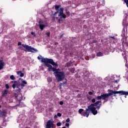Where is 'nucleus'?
<instances>
[{
    "instance_id": "obj_1",
    "label": "nucleus",
    "mask_w": 128,
    "mask_h": 128,
    "mask_svg": "<svg viewBox=\"0 0 128 128\" xmlns=\"http://www.w3.org/2000/svg\"><path fill=\"white\" fill-rule=\"evenodd\" d=\"M100 106H102V101H97L96 103L92 104L88 106V108H86V112H84V109L80 108L78 110V112L81 116L88 118L90 112L94 116L98 114V110H96V109L100 110Z\"/></svg>"
},
{
    "instance_id": "obj_2",
    "label": "nucleus",
    "mask_w": 128,
    "mask_h": 128,
    "mask_svg": "<svg viewBox=\"0 0 128 128\" xmlns=\"http://www.w3.org/2000/svg\"><path fill=\"white\" fill-rule=\"evenodd\" d=\"M48 72H53L58 82H62L64 78L66 76V74L64 72H60V68H56V67H52V66L48 65Z\"/></svg>"
},
{
    "instance_id": "obj_3",
    "label": "nucleus",
    "mask_w": 128,
    "mask_h": 128,
    "mask_svg": "<svg viewBox=\"0 0 128 128\" xmlns=\"http://www.w3.org/2000/svg\"><path fill=\"white\" fill-rule=\"evenodd\" d=\"M41 62H44L46 66H47L48 70L49 67L48 66H54V68H56L58 66V62H54V60L52 58H42ZM52 64V65H50Z\"/></svg>"
},
{
    "instance_id": "obj_4",
    "label": "nucleus",
    "mask_w": 128,
    "mask_h": 128,
    "mask_svg": "<svg viewBox=\"0 0 128 128\" xmlns=\"http://www.w3.org/2000/svg\"><path fill=\"white\" fill-rule=\"evenodd\" d=\"M22 46H23V48H26V52H38V50L34 49V48L30 46H28V45H24L22 44Z\"/></svg>"
},
{
    "instance_id": "obj_5",
    "label": "nucleus",
    "mask_w": 128,
    "mask_h": 128,
    "mask_svg": "<svg viewBox=\"0 0 128 128\" xmlns=\"http://www.w3.org/2000/svg\"><path fill=\"white\" fill-rule=\"evenodd\" d=\"M58 16L60 17V19L58 20L59 22L62 20V18H66V16L64 13V8H60L59 10V14Z\"/></svg>"
},
{
    "instance_id": "obj_6",
    "label": "nucleus",
    "mask_w": 128,
    "mask_h": 128,
    "mask_svg": "<svg viewBox=\"0 0 128 128\" xmlns=\"http://www.w3.org/2000/svg\"><path fill=\"white\" fill-rule=\"evenodd\" d=\"M109 96H116V94H118L119 96H122V90L120 91H114V90H109Z\"/></svg>"
},
{
    "instance_id": "obj_7",
    "label": "nucleus",
    "mask_w": 128,
    "mask_h": 128,
    "mask_svg": "<svg viewBox=\"0 0 128 128\" xmlns=\"http://www.w3.org/2000/svg\"><path fill=\"white\" fill-rule=\"evenodd\" d=\"M48 24L46 22H44V21L40 20L38 22L39 28L41 30H44V28H46Z\"/></svg>"
},
{
    "instance_id": "obj_8",
    "label": "nucleus",
    "mask_w": 128,
    "mask_h": 128,
    "mask_svg": "<svg viewBox=\"0 0 128 128\" xmlns=\"http://www.w3.org/2000/svg\"><path fill=\"white\" fill-rule=\"evenodd\" d=\"M104 10H98L96 13L95 16L97 18H102V16H104Z\"/></svg>"
},
{
    "instance_id": "obj_9",
    "label": "nucleus",
    "mask_w": 128,
    "mask_h": 128,
    "mask_svg": "<svg viewBox=\"0 0 128 128\" xmlns=\"http://www.w3.org/2000/svg\"><path fill=\"white\" fill-rule=\"evenodd\" d=\"M108 96H110L108 94H102V100H104V102H108Z\"/></svg>"
},
{
    "instance_id": "obj_10",
    "label": "nucleus",
    "mask_w": 128,
    "mask_h": 128,
    "mask_svg": "<svg viewBox=\"0 0 128 128\" xmlns=\"http://www.w3.org/2000/svg\"><path fill=\"white\" fill-rule=\"evenodd\" d=\"M54 126V120H48L47 122L46 128H50Z\"/></svg>"
},
{
    "instance_id": "obj_11",
    "label": "nucleus",
    "mask_w": 128,
    "mask_h": 128,
    "mask_svg": "<svg viewBox=\"0 0 128 128\" xmlns=\"http://www.w3.org/2000/svg\"><path fill=\"white\" fill-rule=\"evenodd\" d=\"M118 78V76L116 75H114L112 76L111 80H112V82H116V84H118V82H120V79H116Z\"/></svg>"
},
{
    "instance_id": "obj_12",
    "label": "nucleus",
    "mask_w": 128,
    "mask_h": 128,
    "mask_svg": "<svg viewBox=\"0 0 128 128\" xmlns=\"http://www.w3.org/2000/svg\"><path fill=\"white\" fill-rule=\"evenodd\" d=\"M6 110H3L2 111L0 110V116H6Z\"/></svg>"
},
{
    "instance_id": "obj_13",
    "label": "nucleus",
    "mask_w": 128,
    "mask_h": 128,
    "mask_svg": "<svg viewBox=\"0 0 128 128\" xmlns=\"http://www.w3.org/2000/svg\"><path fill=\"white\" fill-rule=\"evenodd\" d=\"M4 66H6V64H4V60H0V70H2L4 68Z\"/></svg>"
},
{
    "instance_id": "obj_14",
    "label": "nucleus",
    "mask_w": 128,
    "mask_h": 128,
    "mask_svg": "<svg viewBox=\"0 0 128 128\" xmlns=\"http://www.w3.org/2000/svg\"><path fill=\"white\" fill-rule=\"evenodd\" d=\"M122 44L123 46H128V40H126V38H123L122 40Z\"/></svg>"
},
{
    "instance_id": "obj_15",
    "label": "nucleus",
    "mask_w": 128,
    "mask_h": 128,
    "mask_svg": "<svg viewBox=\"0 0 128 128\" xmlns=\"http://www.w3.org/2000/svg\"><path fill=\"white\" fill-rule=\"evenodd\" d=\"M17 74H18V76H20V78H22V76H24V73L22 72V71L17 72Z\"/></svg>"
},
{
    "instance_id": "obj_16",
    "label": "nucleus",
    "mask_w": 128,
    "mask_h": 128,
    "mask_svg": "<svg viewBox=\"0 0 128 128\" xmlns=\"http://www.w3.org/2000/svg\"><path fill=\"white\" fill-rule=\"evenodd\" d=\"M121 96H128V92L121 90Z\"/></svg>"
},
{
    "instance_id": "obj_17",
    "label": "nucleus",
    "mask_w": 128,
    "mask_h": 128,
    "mask_svg": "<svg viewBox=\"0 0 128 128\" xmlns=\"http://www.w3.org/2000/svg\"><path fill=\"white\" fill-rule=\"evenodd\" d=\"M122 56L125 60L126 62V52H123L122 53Z\"/></svg>"
},
{
    "instance_id": "obj_18",
    "label": "nucleus",
    "mask_w": 128,
    "mask_h": 128,
    "mask_svg": "<svg viewBox=\"0 0 128 128\" xmlns=\"http://www.w3.org/2000/svg\"><path fill=\"white\" fill-rule=\"evenodd\" d=\"M104 56V53L99 52L96 54V56Z\"/></svg>"
},
{
    "instance_id": "obj_19",
    "label": "nucleus",
    "mask_w": 128,
    "mask_h": 128,
    "mask_svg": "<svg viewBox=\"0 0 128 128\" xmlns=\"http://www.w3.org/2000/svg\"><path fill=\"white\" fill-rule=\"evenodd\" d=\"M8 94V90H4V92H2V96H6Z\"/></svg>"
},
{
    "instance_id": "obj_20",
    "label": "nucleus",
    "mask_w": 128,
    "mask_h": 128,
    "mask_svg": "<svg viewBox=\"0 0 128 128\" xmlns=\"http://www.w3.org/2000/svg\"><path fill=\"white\" fill-rule=\"evenodd\" d=\"M96 99L97 100H102V95L100 96H97L96 98Z\"/></svg>"
},
{
    "instance_id": "obj_21",
    "label": "nucleus",
    "mask_w": 128,
    "mask_h": 128,
    "mask_svg": "<svg viewBox=\"0 0 128 128\" xmlns=\"http://www.w3.org/2000/svg\"><path fill=\"white\" fill-rule=\"evenodd\" d=\"M10 80H16V78H14V75H11L10 76Z\"/></svg>"
},
{
    "instance_id": "obj_22",
    "label": "nucleus",
    "mask_w": 128,
    "mask_h": 128,
    "mask_svg": "<svg viewBox=\"0 0 128 128\" xmlns=\"http://www.w3.org/2000/svg\"><path fill=\"white\" fill-rule=\"evenodd\" d=\"M96 98H94L92 100V102L93 104H96Z\"/></svg>"
},
{
    "instance_id": "obj_23",
    "label": "nucleus",
    "mask_w": 128,
    "mask_h": 128,
    "mask_svg": "<svg viewBox=\"0 0 128 128\" xmlns=\"http://www.w3.org/2000/svg\"><path fill=\"white\" fill-rule=\"evenodd\" d=\"M58 8H60V6H58V5H56L55 6V9L56 10H58Z\"/></svg>"
},
{
    "instance_id": "obj_24",
    "label": "nucleus",
    "mask_w": 128,
    "mask_h": 128,
    "mask_svg": "<svg viewBox=\"0 0 128 128\" xmlns=\"http://www.w3.org/2000/svg\"><path fill=\"white\" fill-rule=\"evenodd\" d=\"M110 38H112V40H113V42H114V40H116V38H114V36H110Z\"/></svg>"
},
{
    "instance_id": "obj_25",
    "label": "nucleus",
    "mask_w": 128,
    "mask_h": 128,
    "mask_svg": "<svg viewBox=\"0 0 128 128\" xmlns=\"http://www.w3.org/2000/svg\"><path fill=\"white\" fill-rule=\"evenodd\" d=\"M124 2L126 3L127 8H128V0H124Z\"/></svg>"
},
{
    "instance_id": "obj_26",
    "label": "nucleus",
    "mask_w": 128,
    "mask_h": 128,
    "mask_svg": "<svg viewBox=\"0 0 128 128\" xmlns=\"http://www.w3.org/2000/svg\"><path fill=\"white\" fill-rule=\"evenodd\" d=\"M75 71H76V70H74V68H71V70H70L71 72H72V73L75 72Z\"/></svg>"
},
{
    "instance_id": "obj_27",
    "label": "nucleus",
    "mask_w": 128,
    "mask_h": 128,
    "mask_svg": "<svg viewBox=\"0 0 128 128\" xmlns=\"http://www.w3.org/2000/svg\"><path fill=\"white\" fill-rule=\"evenodd\" d=\"M42 58H44V57H42V56H38V60H42Z\"/></svg>"
},
{
    "instance_id": "obj_28",
    "label": "nucleus",
    "mask_w": 128,
    "mask_h": 128,
    "mask_svg": "<svg viewBox=\"0 0 128 128\" xmlns=\"http://www.w3.org/2000/svg\"><path fill=\"white\" fill-rule=\"evenodd\" d=\"M56 126H62V123L60 122H58V123L56 124Z\"/></svg>"
},
{
    "instance_id": "obj_29",
    "label": "nucleus",
    "mask_w": 128,
    "mask_h": 128,
    "mask_svg": "<svg viewBox=\"0 0 128 128\" xmlns=\"http://www.w3.org/2000/svg\"><path fill=\"white\" fill-rule=\"evenodd\" d=\"M31 34L32 36H36V32H31Z\"/></svg>"
},
{
    "instance_id": "obj_30",
    "label": "nucleus",
    "mask_w": 128,
    "mask_h": 128,
    "mask_svg": "<svg viewBox=\"0 0 128 128\" xmlns=\"http://www.w3.org/2000/svg\"><path fill=\"white\" fill-rule=\"evenodd\" d=\"M88 94H90V96H92V94H94V92H89Z\"/></svg>"
},
{
    "instance_id": "obj_31",
    "label": "nucleus",
    "mask_w": 128,
    "mask_h": 128,
    "mask_svg": "<svg viewBox=\"0 0 128 128\" xmlns=\"http://www.w3.org/2000/svg\"><path fill=\"white\" fill-rule=\"evenodd\" d=\"M6 88H7V90H8V88H10V86H8V84H6Z\"/></svg>"
},
{
    "instance_id": "obj_32",
    "label": "nucleus",
    "mask_w": 128,
    "mask_h": 128,
    "mask_svg": "<svg viewBox=\"0 0 128 128\" xmlns=\"http://www.w3.org/2000/svg\"><path fill=\"white\" fill-rule=\"evenodd\" d=\"M123 24H126V18H124V20H123Z\"/></svg>"
},
{
    "instance_id": "obj_33",
    "label": "nucleus",
    "mask_w": 128,
    "mask_h": 128,
    "mask_svg": "<svg viewBox=\"0 0 128 128\" xmlns=\"http://www.w3.org/2000/svg\"><path fill=\"white\" fill-rule=\"evenodd\" d=\"M22 83L24 84H27L26 81V80L22 81Z\"/></svg>"
},
{
    "instance_id": "obj_34",
    "label": "nucleus",
    "mask_w": 128,
    "mask_h": 128,
    "mask_svg": "<svg viewBox=\"0 0 128 128\" xmlns=\"http://www.w3.org/2000/svg\"><path fill=\"white\" fill-rule=\"evenodd\" d=\"M118 88H120V86H118L117 87H114V90H118Z\"/></svg>"
},
{
    "instance_id": "obj_35",
    "label": "nucleus",
    "mask_w": 128,
    "mask_h": 128,
    "mask_svg": "<svg viewBox=\"0 0 128 128\" xmlns=\"http://www.w3.org/2000/svg\"><path fill=\"white\" fill-rule=\"evenodd\" d=\"M70 122V118H68L66 120V122Z\"/></svg>"
},
{
    "instance_id": "obj_36",
    "label": "nucleus",
    "mask_w": 128,
    "mask_h": 128,
    "mask_svg": "<svg viewBox=\"0 0 128 128\" xmlns=\"http://www.w3.org/2000/svg\"><path fill=\"white\" fill-rule=\"evenodd\" d=\"M18 96H19V95H18V96L16 97V98H17V100H22V98H18Z\"/></svg>"
},
{
    "instance_id": "obj_37",
    "label": "nucleus",
    "mask_w": 128,
    "mask_h": 128,
    "mask_svg": "<svg viewBox=\"0 0 128 128\" xmlns=\"http://www.w3.org/2000/svg\"><path fill=\"white\" fill-rule=\"evenodd\" d=\"M57 116H62V114L58 112L57 114Z\"/></svg>"
},
{
    "instance_id": "obj_38",
    "label": "nucleus",
    "mask_w": 128,
    "mask_h": 128,
    "mask_svg": "<svg viewBox=\"0 0 128 128\" xmlns=\"http://www.w3.org/2000/svg\"><path fill=\"white\" fill-rule=\"evenodd\" d=\"M46 34L47 36H50V33L48 32L46 33Z\"/></svg>"
},
{
    "instance_id": "obj_39",
    "label": "nucleus",
    "mask_w": 128,
    "mask_h": 128,
    "mask_svg": "<svg viewBox=\"0 0 128 128\" xmlns=\"http://www.w3.org/2000/svg\"><path fill=\"white\" fill-rule=\"evenodd\" d=\"M13 88H16V84H13L12 86Z\"/></svg>"
},
{
    "instance_id": "obj_40",
    "label": "nucleus",
    "mask_w": 128,
    "mask_h": 128,
    "mask_svg": "<svg viewBox=\"0 0 128 128\" xmlns=\"http://www.w3.org/2000/svg\"><path fill=\"white\" fill-rule=\"evenodd\" d=\"M60 106H62V105L64 104V102H63L62 101H60Z\"/></svg>"
},
{
    "instance_id": "obj_41",
    "label": "nucleus",
    "mask_w": 128,
    "mask_h": 128,
    "mask_svg": "<svg viewBox=\"0 0 128 128\" xmlns=\"http://www.w3.org/2000/svg\"><path fill=\"white\" fill-rule=\"evenodd\" d=\"M66 126H67V128H68L70 126V124L66 123Z\"/></svg>"
},
{
    "instance_id": "obj_42",
    "label": "nucleus",
    "mask_w": 128,
    "mask_h": 128,
    "mask_svg": "<svg viewBox=\"0 0 128 128\" xmlns=\"http://www.w3.org/2000/svg\"><path fill=\"white\" fill-rule=\"evenodd\" d=\"M48 82H52V78H48Z\"/></svg>"
},
{
    "instance_id": "obj_43",
    "label": "nucleus",
    "mask_w": 128,
    "mask_h": 128,
    "mask_svg": "<svg viewBox=\"0 0 128 128\" xmlns=\"http://www.w3.org/2000/svg\"><path fill=\"white\" fill-rule=\"evenodd\" d=\"M70 66V63H67L66 64V66L68 67V66Z\"/></svg>"
},
{
    "instance_id": "obj_44",
    "label": "nucleus",
    "mask_w": 128,
    "mask_h": 128,
    "mask_svg": "<svg viewBox=\"0 0 128 128\" xmlns=\"http://www.w3.org/2000/svg\"><path fill=\"white\" fill-rule=\"evenodd\" d=\"M39 104H40V102L38 100H37L36 103V104L38 105Z\"/></svg>"
},
{
    "instance_id": "obj_45",
    "label": "nucleus",
    "mask_w": 128,
    "mask_h": 128,
    "mask_svg": "<svg viewBox=\"0 0 128 128\" xmlns=\"http://www.w3.org/2000/svg\"><path fill=\"white\" fill-rule=\"evenodd\" d=\"M92 58H96V55L94 54H92Z\"/></svg>"
},
{
    "instance_id": "obj_46",
    "label": "nucleus",
    "mask_w": 128,
    "mask_h": 128,
    "mask_svg": "<svg viewBox=\"0 0 128 128\" xmlns=\"http://www.w3.org/2000/svg\"><path fill=\"white\" fill-rule=\"evenodd\" d=\"M66 14H67V15L68 16H70V12L66 11Z\"/></svg>"
},
{
    "instance_id": "obj_47",
    "label": "nucleus",
    "mask_w": 128,
    "mask_h": 128,
    "mask_svg": "<svg viewBox=\"0 0 128 128\" xmlns=\"http://www.w3.org/2000/svg\"><path fill=\"white\" fill-rule=\"evenodd\" d=\"M16 92H20V89L19 88L18 90H16Z\"/></svg>"
},
{
    "instance_id": "obj_48",
    "label": "nucleus",
    "mask_w": 128,
    "mask_h": 128,
    "mask_svg": "<svg viewBox=\"0 0 128 128\" xmlns=\"http://www.w3.org/2000/svg\"><path fill=\"white\" fill-rule=\"evenodd\" d=\"M54 118H58V115H54Z\"/></svg>"
},
{
    "instance_id": "obj_49",
    "label": "nucleus",
    "mask_w": 128,
    "mask_h": 128,
    "mask_svg": "<svg viewBox=\"0 0 128 128\" xmlns=\"http://www.w3.org/2000/svg\"><path fill=\"white\" fill-rule=\"evenodd\" d=\"M58 12H60V10H58V11H57L56 12H54V14H58Z\"/></svg>"
},
{
    "instance_id": "obj_50",
    "label": "nucleus",
    "mask_w": 128,
    "mask_h": 128,
    "mask_svg": "<svg viewBox=\"0 0 128 128\" xmlns=\"http://www.w3.org/2000/svg\"><path fill=\"white\" fill-rule=\"evenodd\" d=\"M22 42H18V46H21Z\"/></svg>"
},
{
    "instance_id": "obj_51",
    "label": "nucleus",
    "mask_w": 128,
    "mask_h": 128,
    "mask_svg": "<svg viewBox=\"0 0 128 128\" xmlns=\"http://www.w3.org/2000/svg\"><path fill=\"white\" fill-rule=\"evenodd\" d=\"M21 86H24V84L22 83Z\"/></svg>"
},
{
    "instance_id": "obj_52",
    "label": "nucleus",
    "mask_w": 128,
    "mask_h": 128,
    "mask_svg": "<svg viewBox=\"0 0 128 128\" xmlns=\"http://www.w3.org/2000/svg\"><path fill=\"white\" fill-rule=\"evenodd\" d=\"M103 2V4H104V0H102Z\"/></svg>"
},
{
    "instance_id": "obj_53",
    "label": "nucleus",
    "mask_w": 128,
    "mask_h": 128,
    "mask_svg": "<svg viewBox=\"0 0 128 128\" xmlns=\"http://www.w3.org/2000/svg\"><path fill=\"white\" fill-rule=\"evenodd\" d=\"M62 38V34L60 36V38Z\"/></svg>"
},
{
    "instance_id": "obj_54",
    "label": "nucleus",
    "mask_w": 128,
    "mask_h": 128,
    "mask_svg": "<svg viewBox=\"0 0 128 128\" xmlns=\"http://www.w3.org/2000/svg\"><path fill=\"white\" fill-rule=\"evenodd\" d=\"M6 124V122L4 121L3 124Z\"/></svg>"
},
{
    "instance_id": "obj_55",
    "label": "nucleus",
    "mask_w": 128,
    "mask_h": 128,
    "mask_svg": "<svg viewBox=\"0 0 128 128\" xmlns=\"http://www.w3.org/2000/svg\"><path fill=\"white\" fill-rule=\"evenodd\" d=\"M96 4H99V2H96Z\"/></svg>"
},
{
    "instance_id": "obj_56",
    "label": "nucleus",
    "mask_w": 128,
    "mask_h": 128,
    "mask_svg": "<svg viewBox=\"0 0 128 128\" xmlns=\"http://www.w3.org/2000/svg\"><path fill=\"white\" fill-rule=\"evenodd\" d=\"M124 98H126V96H124Z\"/></svg>"
},
{
    "instance_id": "obj_57",
    "label": "nucleus",
    "mask_w": 128,
    "mask_h": 128,
    "mask_svg": "<svg viewBox=\"0 0 128 128\" xmlns=\"http://www.w3.org/2000/svg\"><path fill=\"white\" fill-rule=\"evenodd\" d=\"M17 122H20V121H18V120Z\"/></svg>"
},
{
    "instance_id": "obj_58",
    "label": "nucleus",
    "mask_w": 128,
    "mask_h": 128,
    "mask_svg": "<svg viewBox=\"0 0 128 128\" xmlns=\"http://www.w3.org/2000/svg\"><path fill=\"white\" fill-rule=\"evenodd\" d=\"M0 108H2V106L0 105Z\"/></svg>"
},
{
    "instance_id": "obj_59",
    "label": "nucleus",
    "mask_w": 128,
    "mask_h": 128,
    "mask_svg": "<svg viewBox=\"0 0 128 128\" xmlns=\"http://www.w3.org/2000/svg\"><path fill=\"white\" fill-rule=\"evenodd\" d=\"M98 6H100V4H98Z\"/></svg>"
}]
</instances>
